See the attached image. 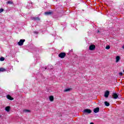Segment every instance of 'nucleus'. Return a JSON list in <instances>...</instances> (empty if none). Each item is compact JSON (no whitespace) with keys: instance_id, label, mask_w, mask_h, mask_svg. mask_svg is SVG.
Wrapping results in <instances>:
<instances>
[{"instance_id":"f257e3e1","label":"nucleus","mask_w":124,"mask_h":124,"mask_svg":"<svg viewBox=\"0 0 124 124\" xmlns=\"http://www.w3.org/2000/svg\"><path fill=\"white\" fill-rule=\"evenodd\" d=\"M26 40L25 39H21L20 40L19 42L17 43V44L19 45V46H22L24 44V42H25Z\"/></svg>"},{"instance_id":"f03ea898","label":"nucleus","mask_w":124,"mask_h":124,"mask_svg":"<svg viewBox=\"0 0 124 124\" xmlns=\"http://www.w3.org/2000/svg\"><path fill=\"white\" fill-rule=\"evenodd\" d=\"M66 55L65 53L62 52L59 54V58H61V59H63V58L65 57Z\"/></svg>"},{"instance_id":"7ed1b4c3","label":"nucleus","mask_w":124,"mask_h":124,"mask_svg":"<svg viewBox=\"0 0 124 124\" xmlns=\"http://www.w3.org/2000/svg\"><path fill=\"white\" fill-rule=\"evenodd\" d=\"M112 97H113L114 99H117L119 97V95H118V94L116 93H113Z\"/></svg>"},{"instance_id":"20e7f679","label":"nucleus","mask_w":124,"mask_h":124,"mask_svg":"<svg viewBox=\"0 0 124 124\" xmlns=\"http://www.w3.org/2000/svg\"><path fill=\"white\" fill-rule=\"evenodd\" d=\"M94 49H95V46L93 45H91L89 46V50H91V51L93 50Z\"/></svg>"},{"instance_id":"39448f33","label":"nucleus","mask_w":124,"mask_h":124,"mask_svg":"<svg viewBox=\"0 0 124 124\" xmlns=\"http://www.w3.org/2000/svg\"><path fill=\"white\" fill-rule=\"evenodd\" d=\"M84 113H86L87 114H91V113H92V110L89 109H85L84 110Z\"/></svg>"},{"instance_id":"423d86ee","label":"nucleus","mask_w":124,"mask_h":124,"mask_svg":"<svg viewBox=\"0 0 124 124\" xmlns=\"http://www.w3.org/2000/svg\"><path fill=\"white\" fill-rule=\"evenodd\" d=\"M109 94H110V92L108 91H106L105 93V97H106V98H107V97H108V96H109Z\"/></svg>"},{"instance_id":"0eeeda50","label":"nucleus","mask_w":124,"mask_h":124,"mask_svg":"<svg viewBox=\"0 0 124 124\" xmlns=\"http://www.w3.org/2000/svg\"><path fill=\"white\" fill-rule=\"evenodd\" d=\"M94 113H98L99 112V108H96L93 109Z\"/></svg>"},{"instance_id":"6e6552de","label":"nucleus","mask_w":124,"mask_h":124,"mask_svg":"<svg viewBox=\"0 0 124 124\" xmlns=\"http://www.w3.org/2000/svg\"><path fill=\"white\" fill-rule=\"evenodd\" d=\"M6 97L8 99H9L10 100H13V98H12V97H11V96H10V95H7L6 96Z\"/></svg>"},{"instance_id":"1a4fd4ad","label":"nucleus","mask_w":124,"mask_h":124,"mask_svg":"<svg viewBox=\"0 0 124 124\" xmlns=\"http://www.w3.org/2000/svg\"><path fill=\"white\" fill-rule=\"evenodd\" d=\"M5 111H6V112H9V111H10V107L9 106H7L5 108Z\"/></svg>"},{"instance_id":"9d476101","label":"nucleus","mask_w":124,"mask_h":124,"mask_svg":"<svg viewBox=\"0 0 124 124\" xmlns=\"http://www.w3.org/2000/svg\"><path fill=\"white\" fill-rule=\"evenodd\" d=\"M23 112L27 114L28 113H31V111L29 109H24L23 110Z\"/></svg>"},{"instance_id":"9b49d317","label":"nucleus","mask_w":124,"mask_h":124,"mask_svg":"<svg viewBox=\"0 0 124 124\" xmlns=\"http://www.w3.org/2000/svg\"><path fill=\"white\" fill-rule=\"evenodd\" d=\"M120 56H117L116 58V62H119V61L120 60Z\"/></svg>"},{"instance_id":"f8f14e48","label":"nucleus","mask_w":124,"mask_h":124,"mask_svg":"<svg viewBox=\"0 0 124 124\" xmlns=\"http://www.w3.org/2000/svg\"><path fill=\"white\" fill-rule=\"evenodd\" d=\"M6 71V70L4 68H0V72H4Z\"/></svg>"},{"instance_id":"ddd939ff","label":"nucleus","mask_w":124,"mask_h":124,"mask_svg":"<svg viewBox=\"0 0 124 124\" xmlns=\"http://www.w3.org/2000/svg\"><path fill=\"white\" fill-rule=\"evenodd\" d=\"M52 12H45V14L46 16H48V15H51V14H52Z\"/></svg>"},{"instance_id":"4468645a","label":"nucleus","mask_w":124,"mask_h":124,"mask_svg":"<svg viewBox=\"0 0 124 124\" xmlns=\"http://www.w3.org/2000/svg\"><path fill=\"white\" fill-rule=\"evenodd\" d=\"M49 100H50V101H54V97L53 96H49Z\"/></svg>"},{"instance_id":"2eb2a0df","label":"nucleus","mask_w":124,"mask_h":124,"mask_svg":"<svg viewBox=\"0 0 124 124\" xmlns=\"http://www.w3.org/2000/svg\"><path fill=\"white\" fill-rule=\"evenodd\" d=\"M105 105H106V106H109L110 105V104L107 101H106L105 102Z\"/></svg>"},{"instance_id":"dca6fc26","label":"nucleus","mask_w":124,"mask_h":124,"mask_svg":"<svg viewBox=\"0 0 124 124\" xmlns=\"http://www.w3.org/2000/svg\"><path fill=\"white\" fill-rule=\"evenodd\" d=\"M70 91H71V88H67L64 90V92H69Z\"/></svg>"},{"instance_id":"f3484780","label":"nucleus","mask_w":124,"mask_h":124,"mask_svg":"<svg viewBox=\"0 0 124 124\" xmlns=\"http://www.w3.org/2000/svg\"><path fill=\"white\" fill-rule=\"evenodd\" d=\"M33 20H35V21H39V17H34Z\"/></svg>"},{"instance_id":"a211bd4d","label":"nucleus","mask_w":124,"mask_h":124,"mask_svg":"<svg viewBox=\"0 0 124 124\" xmlns=\"http://www.w3.org/2000/svg\"><path fill=\"white\" fill-rule=\"evenodd\" d=\"M0 61H1V62H3V61H4V57H1L0 58Z\"/></svg>"},{"instance_id":"6ab92c4d","label":"nucleus","mask_w":124,"mask_h":124,"mask_svg":"<svg viewBox=\"0 0 124 124\" xmlns=\"http://www.w3.org/2000/svg\"><path fill=\"white\" fill-rule=\"evenodd\" d=\"M7 3H8V4H12V3H13V2H12V1H8L7 2Z\"/></svg>"},{"instance_id":"aec40b11","label":"nucleus","mask_w":124,"mask_h":124,"mask_svg":"<svg viewBox=\"0 0 124 124\" xmlns=\"http://www.w3.org/2000/svg\"><path fill=\"white\" fill-rule=\"evenodd\" d=\"M106 49H110V46H107L106 47Z\"/></svg>"},{"instance_id":"412c9836","label":"nucleus","mask_w":124,"mask_h":124,"mask_svg":"<svg viewBox=\"0 0 124 124\" xmlns=\"http://www.w3.org/2000/svg\"><path fill=\"white\" fill-rule=\"evenodd\" d=\"M1 12H3V9H0V13H1Z\"/></svg>"},{"instance_id":"4be33fe9","label":"nucleus","mask_w":124,"mask_h":124,"mask_svg":"<svg viewBox=\"0 0 124 124\" xmlns=\"http://www.w3.org/2000/svg\"><path fill=\"white\" fill-rule=\"evenodd\" d=\"M119 74L120 76H122L123 74H123L122 72H120V73H119Z\"/></svg>"},{"instance_id":"5701e85b","label":"nucleus","mask_w":124,"mask_h":124,"mask_svg":"<svg viewBox=\"0 0 124 124\" xmlns=\"http://www.w3.org/2000/svg\"><path fill=\"white\" fill-rule=\"evenodd\" d=\"M123 49H124V46H122Z\"/></svg>"},{"instance_id":"b1692460","label":"nucleus","mask_w":124,"mask_h":124,"mask_svg":"<svg viewBox=\"0 0 124 124\" xmlns=\"http://www.w3.org/2000/svg\"><path fill=\"white\" fill-rule=\"evenodd\" d=\"M1 115H0V118H1Z\"/></svg>"},{"instance_id":"393cba45","label":"nucleus","mask_w":124,"mask_h":124,"mask_svg":"<svg viewBox=\"0 0 124 124\" xmlns=\"http://www.w3.org/2000/svg\"><path fill=\"white\" fill-rule=\"evenodd\" d=\"M99 32V31H98V32Z\"/></svg>"},{"instance_id":"a878e982","label":"nucleus","mask_w":124,"mask_h":124,"mask_svg":"<svg viewBox=\"0 0 124 124\" xmlns=\"http://www.w3.org/2000/svg\"><path fill=\"white\" fill-rule=\"evenodd\" d=\"M34 33H36V32H34Z\"/></svg>"}]
</instances>
